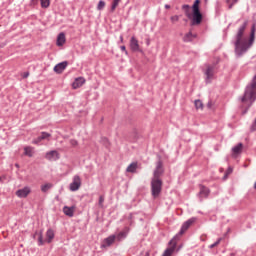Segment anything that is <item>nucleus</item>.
<instances>
[{
    "instance_id": "obj_1",
    "label": "nucleus",
    "mask_w": 256,
    "mask_h": 256,
    "mask_svg": "<svg viewBox=\"0 0 256 256\" xmlns=\"http://www.w3.org/2000/svg\"><path fill=\"white\" fill-rule=\"evenodd\" d=\"M247 21H245L237 31V34L235 36V53L237 57H241V55H244V53H247V50L253 45L255 41V24L251 28V33H250V39L247 37L243 36L245 33V30L247 29Z\"/></svg>"
},
{
    "instance_id": "obj_2",
    "label": "nucleus",
    "mask_w": 256,
    "mask_h": 256,
    "mask_svg": "<svg viewBox=\"0 0 256 256\" xmlns=\"http://www.w3.org/2000/svg\"><path fill=\"white\" fill-rule=\"evenodd\" d=\"M201 4V0H195L194 4L192 5V11L191 14V6L189 4H184L182 6L183 11L185 12L186 17L191 20L190 25H201V22L203 21V14H201V10L199 9V5Z\"/></svg>"
},
{
    "instance_id": "obj_3",
    "label": "nucleus",
    "mask_w": 256,
    "mask_h": 256,
    "mask_svg": "<svg viewBox=\"0 0 256 256\" xmlns=\"http://www.w3.org/2000/svg\"><path fill=\"white\" fill-rule=\"evenodd\" d=\"M38 235V245L41 247L43 246L44 243H51V241H53V239H55V232L53 231V229H48L46 232V240L43 239V232H36L34 234V237H37Z\"/></svg>"
},
{
    "instance_id": "obj_4",
    "label": "nucleus",
    "mask_w": 256,
    "mask_h": 256,
    "mask_svg": "<svg viewBox=\"0 0 256 256\" xmlns=\"http://www.w3.org/2000/svg\"><path fill=\"white\" fill-rule=\"evenodd\" d=\"M163 189V181L158 178H152L151 180V192H152V197L154 199H157L158 195H161V191Z\"/></svg>"
},
{
    "instance_id": "obj_5",
    "label": "nucleus",
    "mask_w": 256,
    "mask_h": 256,
    "mask_svg": "<svg viewBox=\"0 0 256 256\" xmlns=\"http://www.w3.org/2000/svg\"><path fill=\"white\" fill-rule=\"evenodd\" d=\"M195 221H197V218H190L186 222H184L179 233L174 237V239H177V237H181V235H184L185 231H187V229H189V227H191V225H193Z\"/></svg>"
},
{
    "instance_id": "obj_6",
    "label": "nucleus",
    "mask_w": 256,
    "mask_h": 256,
    "mask_svg": "<svg viewBox=\"0 0 256 256\" xmlns=\"http://www.w3.org/2000/svg\"><path fill=\"white\" fill-rule=\"evenodd\" d=\"M81 188V177L79 175H75L73 177L72 183H70L69 189L70 191H79Z\"/></svg>"
},
{
    "instance_id": "obj_7",
    "label": "nucleus",
    "mask_w": 256,
    "mask_h": 256,
    "mask_svg": "<svg viewBox=\"0 0 256 256\" xmlns=\"http://www.w3.org/2000/svg\"><path fill=\"white\" fill-rule=\"evenodd\" d=\"M130 49L134 53H141V46L139 45V40L135 38V36H132L130 39Z\"/></svg>"
},
{
    "instance_id": "obj_8",
    "label": "nucleus",
    "mask_w": 256,
    "mask_h": 256,
    "mask_svg": "<svg viewBox=\"0 0 256 256\" xmlns=\"http://www.w3.org/2000/svg\"><path fill=\"white\" fill-rule=\"evenodd\" d=\"M210 194L211 190L209 188H207L204 185H200V191L198 193L200 201H203V199H207V197H209Z\"/></svg>"
},
{
    "instance_id": "obj_9",
    "label": "nucleus",
    "mask_w": 256,
    "mask_h": 256,
    "mask_svg": "<svg viewBox=\"0 0 256 256\" xmlns=\"http://www.w3.org/2000/svg\"><path fill=\"white\" fill-rule=\"evenodd\" d=\"M30 193H31V187H29V186H25L24 188L16 191V195L20 199H25V198L29 197Z\"/></svg>"
},
{
    "instance_id": "obj_10",
    "label": "nucleus",
    "mask_w": 256,
    "mask_h": 256,
    "mask_svg": "<svg viewBox=\"0 0 256 256\" xmlns=\"http://www.w3.org/2000/svg\"><path fill=\"white\" fill-rule=\"evenodd\" d=\"M161 175H163V162L158 161L156 164V169L154 170V177L152 179H161L159 178Z\"/></svg>"
},
{
    "instance_id": "obj_11",
    "label": "nucleus",
    "mask_w": 256,
    "mask_h": 256,
    "mask_svg": "<svg viewBox=\"0 0 256 256\" xmlns=\"http://www.w3.org/2000/svg\"><path fill=\"white\" fill-rule=\"evenodd\" d=\"M45 159H47L48 161H57L59 160V152H57L56 150L48 151L45 155Z\"/></svg>"
},
{
    "instance_id": "obj_12",
    "label": "nucleus",
    "mask_w": 256,
    "mask_h": 256,
    "mask_svg": "<svg viewBox=\"0 0 256 256\" xmlns=\"http://www.w3.org/2000/svg\"><path fill=\"white\" fill-rule=\"evenodd\" d=\"M115 239H116V236L115 235H111L109 237H107L106 239H104L101 247L102 248H107V247H111V245L113 243H115Z\"/></svg>"
},
{
    "instance_id": "obj_13",
    "label": "nucleus",
    "mask_w": 256,
    "mask_h": 256,
    "mask_svg": "<svg viewBox=\"0 0 256 256\" xmlns=\"http://www.w3.org/2000/svg\"><path fill=\"white\" fill-rule=\"evenodd\" d=\"M67 65H69V63H68L67 61L58 63V64L54 67V72H55V73H58V74H61L64 69H67Z\"/></svg>"
},
{
    "instance_id": "obj_14",
    "label": "nucleus",
    "mask_w": 256,
    "mask_h": 256,
    "mask_svg": "<svg viewBox=\"0 0 256 256\" xmlns=\"http://www.w3.org/2000/svg\"><path fill=\"white\" fill-rule=\"evenodd\" d=\"M206 83H209L210 79H213V75H215V67L214 66H208L206 71Z\"/></svg>"
},
{
    "instance_id": "obj_15",
    "label": "nucleus",
    "mask_w": 256,
    "mask_h": 256,
    "mask_svg": "<svg viewBox=\"0 0 256 256\" xmlns=\"http://www.w3.org/2000/svg\"><path fill=\"white\" fill-rule=\"evenodd\" d=\"M83 85H85V78L83 77L76 78L72 83L73 89H79V87H83Z\"/></svg>"
},
{
    "instance_id": "obj_16",
    "label": "nucleus",
    "mask_w": 256,
    "mask_h": 256,
    "mask_svg": "<svg viewBox=\"0 0 256 256\" xmlns=\"http://www.w3.org/2000/svg\"><path fill=\"white\" fill-rule=\"evenodd\" d=\"M63 212H64V215H67V217H73V215L75 213V207L74 206H71V207L64 206Z\"/></svg>"
},
{
    "instance_id": "obj_17",
    "label": "nucleus",
    "mask_w": 256,
    "mask_h": 256,
    "mask_svg": "<svg viewBox=\"0 0 256 256\" xmlns=\"http://www.w3.org/2000/svg\"><path fill=\"white\" fill-rule=\"evenodd\" d=\"M196 38H197L196 34H192V32H188L184 35L183 41L184 43H191V41H193V39H196Z\"/></svg>"
},
{
    "instance_id": "obj_18",
    "label": "nucleus",
    "mask_w": 256,
    "mask_h": 256,
    "mask_svg": "<svg viewBox=\"0 0 256 256\" xmlns=\"http://www.w3.org/2000/svg\"><path fill=\"white\" fill-rule=\"evenodd\" d=\"M65 33L61 32L58 36H57V46L58 47H63V45H65Z\"/></svg>"
},
{
    "instance_id": "obj_19",
    "label": "nucleus",
    "mask_w": 256,
    "mask_h": 256,
    "mask_svg": "<svg viewBox=\"0 0 256 256\" xmlns=\"http://www.w3.org/2000/svg\"><path fill=\"white\" fill-rule=\"evenodd\" d=\"M241 151H243V144L239 143L236 146H234L232 148V153H234V155H239V153H241Z\"/></svg>"
},
{
    "instance_id": "obj_20",
    "label": "nucleus",
    "mask_w": 256,
    "mask_h": 256,
    "mask_svg": "<svg viewBox=\"0 0 256 256\" xmlns=\"http://www.w3.org/2000/svg\"><path fill=\"white\" fill-rule=\"evenodd\" d=\"M127 173H135L137 171V162H132L126 169Z\"/></svg>"
},
{
    "instance_id": "obj_21",
    "label": "nucleus",
    "mask_w": 256,
    "mask_h": 256,
    "mask_svg": "<svg viewBox=\"0 0 256 256\" xmlns=\"http://www.w3.org/2000/svg\"><path fill=\"white\" fill-rule=\"evenodd\" d=\"M50 189H53V184L52 183H46V184L41 186L42 193H48Z\"/></svg>"
},
{
    "instance_id": "obj_22",
    "label": "nucleus",
    "mask_w": 256,
    "mask_h": 256,
    "mask_svg": "<svg viewBox=\"0 0 256 256\" xmlns=\"http://www.w3.org/2000/svg\"><path fill=\"white\" fill-rule=\"evenodd\" d=\"M127 231H121L116 235L117 241H123V239L127 238Z\"/></svg>"
},
{
    "instance_id": "obj_23",
    "label": "nucleus",
    "mask_w": 256,
    "mask_h": 256,
    "mask_svg": "<svg viewBox=\"0 0 256 256\" xmlns=\"http://www.w3.org/2000/svg\"><path fill=\"white\" fill-rule=\"evenodd\" d=\"M24 155L27 157H33V147L27 146L24 148Z\"/></svg>"
},
{
    "instance_id": "obj_24",
    "label": "nucleus",
    "mask_w": 256,
    "mask_h": 256,
    "mask_svg": "<svg viewBox=\"0 0 256 256\" xmlns=\"http://www.w3.org/2000/svg\"><path fill=\"white\" fill-rule=\"evenodd\" d=\"M173 253H175V246H172V247H170V248H167V249L164 251V253H163L162 256H171V255H173Z\"/></svg>"
},
{
    "instance_id": "obj_25",
    "label": "nucleus",
    "mask_w": 256,
    "mask_h": 256,
    "mask_svg": "<svg viewBox=\"0 0 256 256\" xmlns=\"http://www.w3.org/2000/svg\"><path fill=\"white\" fill-rule=\"evenodd\" d=\"M119 3H121V0H113L112 1V6H111L112 13L117 9V7L119 6Z\"/></svg>"
},
{
    "instance_id": "obj_26",
    "label": "nucleus",
    "mask_w": 256,
    "mask_h": 256,
    "mask_svg": "<svg viewBox=\"0 0 256 256\" xmlns=\"http://www.w3.org/2000/svg\"><path fill=\"white\" fill-rule=\"evenodd\" d=\"M40 2H41V7L43 9H47V7L51 5V0H40Z\"/></svg>"
},
{
    "instance_id": "obj_27",
    "label": "nucleus",
    "mask_w": 256,
    "mask_h": 256,
    "mask_svg": "<svg viewBox=\"0 0 256 256\" xmlns=\"http://www.w3.org/2000/svg\"><path fill=\"white\" fill-rule=\"evenodd\" d=\"M238 2L239 0H226L229 9H233V5H236Z\"/></svg>"
},
{
    "instance_id": "obj_28",
    "label": "nucleus",
    "mask_w": 256,
    "mask_h": 256,
    "mask_svg": "<svg viewBox=\"0 0 256 256\" xmlns=\"http://www.w3.org/2000/svg\"><path fill=\"white\" fill-rule=\"evenodd\" d=\"M97 9H98V11H103V9H105V1L100 0L97 5Z\"/></svg>"
},
{
    "instance_id": "obj_29",
    "label": "nucleus",
    "mask_w": 256,
    "mask_h": 256,
    "mask_svg": "<svg viewBox=\"0 0 256 256\" xmlns=\"http://www.w3.org/2000/svg\"><path fill=\"white\" fill-rule=\"evenodd\" d=\"M194 105L196 109H203V102L201 100H195Z\"/></svg>"
},
{
    "instance_id": "obj_30",
    "label": "nucleus",
    "mask_w": 256,
    "mask_h": 256,
    "mask_svg": "<svg viewBox=\"0 0 256 256\" xmlns=\"http://www.w3.org/2000/svg\"><path fill=\"white\" fill-rule=\"evenodd\" d=\"M40 137H41V139L43 141L45 139H49V137H51V134L47 133V132H41Z\"/></svg>"
},
{
    "instance_id": "obj_31",
    "label": "nucleus",
    "mask_w": 256,
    "mask_h": 256,
    "mask_svg": "<svg viewBox=\"0 0 256 256\" xmlns=\"http://www.w3.org/2000/svg\"><path fill=\"white\" fill-rule=\"evenodd\" d=\"M221 241H222V238H218V240L215 243L211 244L209 246V248L214 249V247H217V245H219V243H221Z\"/></svg>"
},
{
    "instance_id": "obj_32",
    "label": "nucleus",
    "mask_w": 256,
    "mask_h": 256,
    "mask_svg": "<svg viewBox=\"0 0 256 256\" xmlns=\"http://www.w3.org/2000/svg\"><path fill=\"white\" fill-rule=\"evenodd\" d=\"M170 20L171 23H177V21H179V15L171 16Z\"/></svg>"
},
{
    "instance_id": "obj_33",
    "label": "nucleus",
    "mask_w": 256,
    "mask_h": 256,
    "mask_svg": "<svg viewBox=\"0 0 256 256\" xmlns=\"http://www.w3.org/2000/svg\"><path fill=\"white\" fill-rule=\"evenodd\" d=\"M41 141H43L42 138H41L40 136H38L36 139H34V140L32 141V143H33L34 145H39V143H41Z\"/></svg>"
},
{
    "instance_id": "obj_34",
    "label": "nucleus",
    "mask_w": 256,
    "mask_h": 256,
    "mask_svg": "<svg viewBox=\"0 0 256 256\" xmlns=\"http://www.w3.org/2000/svg\"><path fill=\"white\" fill-rule=\"evenodd\" d=\"M231 173H233V168L229 167L227 172L224 175V179H227V177H229V175H231Z\"/></svg>"
},
{
    "instance_id": "obj_35",
    "label": "nucleus",
    "mask_w": 256,
    "mask_h": 256,
    "mask_svg": "<svg viewBox=\"0 0 256 256\" xmlns=\"http://www.w3.org/2000/svg\"><path fill=\"white\" fill-rule=\"evenodd\" d=\"M103 203H105V197L100 196V197H99V202H98L99 206H100V207H103Z\"/></svg>"
},
{
    "instance_id": "obj_36",
    "label": "nucleus",
    "mask_w": 256,
    "mask_h": 256,
    "mask_svg": "<svg viewBox=\"0 0 256 256\" xmlns=\"http://www.w3.org/2000/svg\"><path fill=\"white\" fill-rule=\"evenodd\" d=\"M120 49L125 53V55H129V52L127 51V48L125 46H120Z\"/></svg>"
},
{
    "instance_id": "obj_37",
    "label": "nucleus",
    "mask_w": 256,
    "mask_h": 256,
    "mask_svg": "<svg viewBox=\"0 0 256 256\" xmlns=\"http://www.w3.org/2000/svg\"><path fill=\"white\" fill-rule=\"evenodd\" d=\"M70 145H72V147H77V140H70Z\"/></svg>"
},
{
    "instance_id": "obj_38",
    "label": "nucleus",
    "mask_w": 256,
    "mask_h": 256,
    "mask_svg": "<svg viewBox=\"0 0 256 256\" xmlns=\"http://www.w3.org/2000/svg\"><path fill=\"white\" fill-rule=\"evenodd\" d=\"M103 141L104 145H106V147H109V140L107 138H104Z\"/></svg>"
},
{
    "instance_id": "obj_39",
    "label": "nucleus",
    "mask_w": 256,
    "mask_h": 256,
    "mask_svg": "<svg viewBox=\"0 0 256 256\" xmlns=\"http://www.w3.org/2000/svg\"><path fill=\"white\" fill-rule=\"evenodd\" d=\"M31 3L32 5H37L39 3V0H32Z\"/></svg>"
},
{
    "instance_id": "obj_40",
    "label": "nucleus",
    "mask_w": 256,
    "mask_h": 256,
    "mask_svg": "<svg viewBox=\"0 0 256 256\" xmlns=\"http://www.w3.org/2000/svg\"><path fill=\"white\" fill-rule=\"evenodd\" d=\"M27 77H29V72H25L24 75H23L24 79H27Z\"/></svg>"
},
{
    "instance_id": "obj_41",
    "label": "nucleus",
    "mask_w": 256,
    "mask_h": 256,
    "mask_svg": "<svg viewBox=\"0 0 256 256\" xmlns=\"http://www.w3.org/2000/svg\"><path fill=\"white\" fill-rule=\"evenodd\" d=\"M212 106H213V103L212 102H208V104H207L208 109H211Z\"/></svg>"
},
{
    "instance_id": "obj_42",
    "label": "nucleus",
    "mask_w": 256,
    "mask_h": 256,
    "mask_svg": "<svg viewBox=\"0 0 256 256\" xmlns=\"http://www.w3.org/2000/svg\"><path fill=\"white\" fill-rule=\"evenodd\" d=\"M165 9H171V6L168 5V4H166V5H165Z\"/></svg>"
},
{
    "instance_id": "obj_43",
    "label": "nucleus",
    "mask_w": 256,
    "mask_h": 256,
    "mask_svg": "<svg viewBox=\"0 0 256 256\" xmlns=\"http://www.w3.org/2000/svg\"><path fill=\"white\" fill-rule=\"evenodd\" d=\"M120 41L121 43H123V36H120Z\"/></svg>"
},
{
    "instance_id": "obj_44",
    "label": "nucleus",
    "mask_w": 256,
    "mask_h": 256,
    "mask_svg": "<svg viewBox=\"0 0 256 256\" xmlns=\"http://www.w3.org/2000/svg\"><path fill=\"white\" fill-rule=\"evenodd\" d=\"M145 256H149V252H146V253H145Z\"/></svg>"
},
{
    "instance_id": "obj_45",
    "label": "nucleus",
    "mask_w": 256,
    "mask_h": 256,
    "mask_svg": "<svg viewBox=\"0 0 256 256\" xmlns=\"http://www.w3.org/2000/svg\"><path fill=\"white\" fill-rule=\"evenodd\" d=\"M1 181H3V179H2L1 176H0V183H1Z\"/></svg>"
}]
</instances>
